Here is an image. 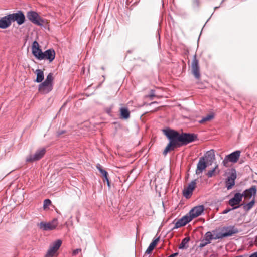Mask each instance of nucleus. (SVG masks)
I'll return each instance as SVG.
<instances>
[{
	"mask_svg": "<svg viewBox=\"0 0 257 257\" xmlns=\"http://www.w3.org/2000/svg\"><path fill=\"white\" fill-rule=\"evenodd\" d=\"M11 25L9 15L0 17V28L6 29Z\"/></svg>",
	"mask_w": 257,
	"mask_h": 257,
	"instance_id": "a211bd4d",
	"label": "nucleus"
},
{
	"mask_svg": "<svg viewBox=\"0 0 257 257\" xmlns=\"http://www.w3.org/2000/svg\"><path fill=\"white\" fill-rule=\"evenodd\" d=\"M256 192V187L255 185H253L250 188L244 190L241 194L242 195V197H244L245 200H249L252 197L255 198Z\"/></svg>",
	"mask_w": 257,
	"mask_h": 257,
	"instance_id": "f8f14e48",
	"label": "nucleus"
},
{
	"mask_svg": "<svg viewBox=\"0 0 257 257\" xmlns=\"http://www.w3.org/2000/svg\"><path fill=\"white\" fill-rule=\"evenodd\" d=\"M229 161V160L228 159V158L226 156L224 159V160L222 162V163L223 164V165L226 167H227L229 166V165H228V162Z\"/></svg>",
	"mask_w": 257,
	"mask_h": 257,
	"instance_id": "473e14b6",
	"label": "nucleus"
},
{
	"mask_svg": "<svg viewBox=\"0 0 257 257\" xmlns=\"http://www.w3.org/2000/svg\"><path fill=\"white\" fill-rule=\"evenodd\" d=\"M159 238H157L155 239V240H154L149 245V247H148V248L147 249V250L145 252V253L148 254H150L152 252V251H153V250L154 249V248L156 247V246L157 245V244L159 241Z\"/></svg>",
	"mask_w": 257,
	"mask_h": 257,
	"instance_id": "4be33fe9",
	"label": "nucleus"
},
{
	"mask_svg": "<svg viewBox=\"0 0 257 257\" xmlns=\"http://www.w3.org/2000/svg\"><path fill=\"white\" fill-rule=\"evenodd\" d=\"M204 210V207L203 205H199L194 207L189 212V215L193 219L199 215H200Z\"/></svg>",
	"mask_w": 257,
	"mask_h": 257,
	"instance_id": "4468645a",
	"label": "nucleus"
},
{
	"mask_svg": "<svg viewBox=\"0 0 257 257\" xmlns=\"http://www.w3.org/2000/svg\"><path fill=\"white\" fill-rule=\"evenodd\" d=\"M178 254V253H174L169 255L168 257H175V256H177Z\"/></svg>",
	"mask_w": 257,
	"mask_h": 257,
	"instance_id": "4c0bfd02",
	"label": "nucleus"
},
{
	"mask_svg": "<svg viewBox=\"0 0 257 257\" xmlns=\"http://www.w3.org/2000/svg\"><path fill=\"white\" fill-rule=\"evenodd\" d=\"M163 131L164 135L170 140L163 151L164 155H166L168 152L173 150L175 148L193 142L197 138L196 135L194 134L186 133L180 134L178 132L170 128L163 130Z\"/></svg>",
	"mask_w": 257,
	"mask_h": 257,
	"instance_id": "f257e3e1",
	"label": "nucleus"
},
{
	"mask_svg": "<svg viewBox=\"0 0 257 257\" xmlns=\"http://www.w3.org/2000/svg\"><path fill=\"white\" fill-rule=\"evenodd\" d=\"M236 178L235 173H232L228 177L226 181V186L228 190L232 188L235 184V180Z\"/></svg>",
	"mask_w": 257,
	"mask_h": 257,
	"instance_id": "f3484780",
	"label": "nucleus"
},
{
	"mask_svg": "<svg viewBox=\"0 0 257 257\" xmlns=\"http://www.w3.org/2000/svg\"><path fill=\"white\" fill-rule=\"evenodd\" d=\"M192 5L194 7H198L200 5V0H192Z\"/></svg>",
	"mask_w": 257,
	"mask_h": 257,
	"instance_id": "72a5a7b5",
	"label": "nucleus"
},
{
	"mask_svg": "<svg viewBox=\"0 0 257 257\" xmlns=\"http://www.w3.org/2000/svg\"><path fill=\"white\" fill-rule=\"evenodd\" d=\"M190 240V238L189 237H185V238H184L181 243L180 244L179 246V249H184V248H186L188 247V245H187V244L188 243V242Z\"/></svg>",
	"mask_w": 257,
	"mask_h": 257,
	"instance_id": "cd10ccee",
	"label": "nucleus"
},
{
	"mask_svg": "<svg viewBox=\"0 0 257 257\" xmlns=\"http://www.w3.org/2000/svg\"><path fill=\"white\" fill-rule=\"evenodd\" d=\"M215 160V155L213 152L208 151L206 153L204 157L200 158L197 165L196 174L199 175L207 167V163L212 162Z\"/></svg>",
	"mask_w": 257,
	"mask_h": 257,
	"instance_id": "f03ea898",
	"label": "nucleus"
},
{
	"mask_svg": "<svg viewBox=\"0 0 257 257\" xmlns=\"http://www.w3.org/2000/svg\"><path fill=\"white\" fill-rule=\"evenodd\" d=\"M205 241H207L208 243H210L212 240H213V234L211 232L209 231L205 233L204 238Z\"/></svg>",
	"mask_w": 257,
	"mask_h": 257,
	"instance_id": "c85d7f7f",
	"label": "nucleus"
},
{
	"mask_svg": "<svg viewBox=\"0 0 257 257\" xmlns=\"http://www.w3.org/2000/svg\"><path fill=\"white\" fill-rule=\"evenodd\" d=\"M96 168L99 171L100 173L101 174L102 177L104 178L103 180L104 182L105 181H107V185L110 187V182L108 180V174L106 171H105L104 169H103L102 167V166L100 164H97L96 166Z\"/></svg>",
	"mask_w": 257,
	"mask_h": 257,
	"instance_id": "6ab92c4d",
	"label": "nucleus"
},
{
	"mask_svg": "<svg viewBox=\"0 0 257 257\" xmlns=\"http://www.w3.org/2000/svg\"><path fill=\"white\" fill-rule=\"evenodd\" d=\"M120 118L122 119H127L130 117V112L128 109L125 107H122L120 109Z\"/></svg>",
	"mask_w": 257,
	"mask_h": 257,
	"instance_id": "5701e85b",
	"label": "nucleus"
},
{
	"mask_svg": "<svg viewBox=\"0 0 257 257\" xmlns=\"http://www.w3.org/2000/svg\"><path fill=\"white\" fill-rule=\"evenodd\" d=\"M32 51L33 55L37 59H38L39 58V55H42L41 54L43 53V52L40 48L39 43L36 41H34L32 44Z\"/></svg>",
	"mask_w": 257,
	"mask_h": 257,
	"instance_id": "dca6fc26",
	"label": "nucleus"
},
{
	"mask_svg": "<svg viewBox=\"0 0 257 257\" xmlns=\"http://www.w3.org/2000/svg\"><path fill=\"white\" fill-rule=\"evenodd\" d=\"M240 155V151H236L226 156L230 162L236 163L238 160Z\"/></svg>",
	"mask_w": 257,
	"mask_h": 257,
	"instance_id": "aec40b11",
	"label": "nucleus"
},
{
	"mask_svg": "<svg viewBox=\"0 0 257 257\" xmlns=\"http://www.w3.org/2000/svg\"><path fill=\"white\" fill-rule=\"evenodd\" d=\"M196 180H194L188 185L185 187L183 191V195L186 198H188L192 194L193 191L196 188Z\"/></svg>",
	"mask_w": 257,
	"mask_h": 257,
	"instance_id": "ddd939ff",
	"label": "nucleus"
},
{
	"mask_svg": "<svg viewBox=\"0 0 257 257\" xmlns=\"http://www.w3.org/2000/svg\"><path fill=\"white\" fill-rule=\"evenodd\" d=\"M46 149L44 148L38 150L34 155H31L27 157V162H32L41 159L45 155Z\"/></svg>",
	"mask_w": 257,
	"mask_h": 257,
	"instance_id": "6e6552de",
	"label": "nucleus"
},
{
	"mask_svg": "<svg viewBox=\"0 0 257 257\" xmlns=\"http://www.w3.org/2000/svg\"><path fill=\"white\" fill-rule=\"evenodd\" d=\"M8 15L11 23H12V22L16 21L19 25H21L25 22V17L21 11H19L17 13H13Z\"/></svg>",
	"mask_w": 257,
	"mask_h": 257,
	"instance_id": "0eeeda50",
	"label": "nucleus"
},
{
	"mask_svg": "<svg viewBox=\"0 0 257 257\" xmlns=\"http://www.w3.org/2000/svg\"><path fill=\"white\" fill-rule=\"evenodd\" d=\"M53 74L50 73L47 75L45 81L40 84L38 89L39 92L46 94L51 91L53 89Z\"/></svg>",
	"mask_w": 257,
	"mask_h": 257,
	"instance_id": "7ed1b4c3",
	"label": "nucleus"
},
{
	"mask_svg": "<svg viewBox=\"0 0 257 257\" xmlns=\"http://www.w3.org/2000/svg\"><path fill=\"white\" fill-rule=\"evenodd\" d=\"M192 220V219L190 215L189 216H184L176 222L175 227V228H178L184 226Z\"/></svg>",
	"mask_w": 257,
	"mask_h": 257,
	"instance_id": "2eb2a0df",
	"label": "nucleus"
},
{
	"mask_svg": "<svg viewBox=\"0 0 257 257\" xmlns=\"http://www.w3.org/2000/svg\"><path fill=\"white\" fill-rule=\"evenodd\" d=\"M51 204V201L50 199H47L44 201L43 208L44 209L47 208Z\"/></svg>",
	"mask_w": 257,
	"mask_h": 257,
	"instance_id": "7c9ffc66",
	"label": "nucleus"
},
{
	"mask_svg": "<svg viewBox=\"0 0 257 257\" xmlns=\"http://www.w3.org/2000/svg\"><path fill=\"white\" fill-rule=\"evenodd\" d=\"M81 251V249H76L73 251V255H75Z\"/></svg>",
	"mask_w": 257,
	"mask_h": 257,
	"instance_id": "c9c22d12",
	"label": "nucleus"
},
{
	"mask_svg": "<svg viewBox=\"0 0 257 257\" xmlns=\"http://www.w3.org/2000/svg\"><path fill=\"white\" fill-rule=\"evenodd\" d=\"M222 233L224 237L231 236L233 234H235L237 232V229L233 228H226L222 230Z\"/></svg>",
	"mask_w": 257,
	"mask_h": 257,
	"instance_id": "412c9836",
	"label": "nucleus"
},
{
	"mask_svg": "<svg viewBox=\"0 0 257 257\" xmlns=\"http://www.w3.org/2000/svg\"><path fill=\"white\" fill-rule=\"evenodd\" d=\"M219 170L218 169V165H216L215 167L211 170H209L206 174L208 177L210 178L215 176L219 173Z\"/></svg>",
	"mask_w": 257,
	"mask_h": 257,
	"instance_id": "b1692460",
	"label": "nucleus"
},
{
	"mask_svg": "<svg viewBox=\"0 0 257 257\" xmlns=\"http://www.w3.org/2000/svg\"><path fill=\"white\" fill-rule=\"evenodd\" d=\"M224 237V236L223 235V233H222V232H219V233H217L216 234L214 233V234L213 235V239L214 240H216L217 239L223 238Z\"/></svg>",
	"mask_w": 257,
	"mask_h": 257,
	"instance_id": "c756f323",
	"label": "nucleus"
},
{
	"mask_svg": "<svg viewBox=\"0 0 257 257\" xmlns=\"http://www.w3.org/2000/svg\"><path fill=\"white\" fill-rule=\"evenodd\" d=\"M254 204H255V198H252V199L251 200V201L250 202H249L247 204L242 203L241 204V205H243V208L245 211H248L253 207V206L254 205Z\"/></svg>",
	"mask_w": 257,
	"mask_h": 257,
	"instance_id": "393cba45",
	"label": "nucleus"
},
{
	"mask_svg": "<svg viewBox=\"0 0 257 257\" xmlns=\"http://www.w3.org/2000/svg\"><path fill=\"white\" fill-rule=\"evenodd\" d=\"M27 17L31 22L38 26H44L48 23L47 20L41 18L37 13L34 11L28 12Z\"/></svg>",
	"mask_w": 257,
	"mask_h": 257,
	"instance_id": "20e7f679",
	"label": "nucleus"
},
{
	"mask_svg": "<svg viewBox=\"0 0 257 257\" xmlns=\"http://www.w3.org/2000/svg\"><path fill=\"white\" fill-rule=\"evenodd\" d=\"M242 199V195L240 193H236L234 197L230 199L228 202V204L231 206L233 207L232 209H236L238 208L240 205V203Z\"/></svg>",
	"mask_w": 257,
	"mask_h": 257,
	"instance_id": "1a4fd4ad",
	"label": "nucleus"
},
{
	"mask_svg": "<svg viewBox=\"0 0 257 257\" xmlns=\"http://www.w3.org/2000/svg\"><path fill=\"white\" fill-rule=\"evenodd\" d=\"M214 117V113H211L208 114L206 116L204 117L201 120L199 121V123L203 124L206 122L210 121Z\"/></svg>",
	"mask_w": 257,
	"mask_h": 257,
	"instance_id": "bb28decb",
	"label": "nucleus"
},
{
	"mask_svg": "<svg viewBox=\"0 0 257 257\" xmlns=\"http://www.w3.org/2000/svg\"><path fill=\"white\" fill-rule=\"evenodd\" d=\"M231 209H225L223 211V213H228L229 211H230Z\"/></svg>",
	"mask_w": 257,
	"mask_h": 257,
	"instance_id": "ea45409f",
	"label": "nucleus"
},
{
	"mask_svg": "<svg viewBox=\"0 0 257 257\" xmlns=\"http://www.w3.org/2000/svg\"><path fill=\"white\" fill-rule=\"evenodd\" d=\"M155 96V95L154 91L153 90H151L150 91V94H149L147 96V97L150 98L151 99H152L153 97H154Z\"/></svg>",
	"mask_w": 257,
	"mask_h": 257,
	"instance_id": "f704fd0d",
	"label": "nucleus"
},
{
	"mask_svg": "<svg viewBox=\"0 0 257 257\" xmlns=\"http://www.w3.org/2000/svg\"><path fill=\"white\" fill-rule=\"evenodd\" d=\"M249 257H257V253L256 252H254L253 253H252V254H251Z\"/></svg>",
	"mask_w": 257,
	"mask_h": 257,
	"instance_id": "58836bf2",
	"label": "nucleus"
},
{
	"mask_svg": "<svg viewBox=\"0 0 257 257\" xmlns=\"http://www.w3.org/2000/svg\"><path fill=\"white\" fill-rule=\"evenodd\" d=\"M41 55L39 56L38 60H41L43 59L48 60L49 62H52L55 57V52L52 49H48L43 52Z\"/></svg>",
	"mask_w": 257,
	"mask_h": 257,
	"instance_id": "9d476101",
	"label": "nucleus"
},
{
	"mask_svg": "<svg viewBox=\"0 0 257 257\" xmlns=\"http://www.w3.org/2000/svg\"><path fill=\"white\" fill-rule=\"evenodd\" d=\"M57 219H54L48 222H41L38 224L39 228L44 231H49L55 229L58 225Z\"/></svg>",
	"mask_w": 257,
	"mask_h": 257,
	"instance_id": "423d86ee",
	"label": "nucleus"
},
{
	"mask_svg": "<svg viewBox=\"0 0 257 257\" xmlns=\"http://www.w3.org/2000/svg\"><path fill=\"white\" fill-rule=\"evenodd\" d=\"M64 133H65V131H62L61 132H58L57 133V136H59L62 135L63 134H64Z\"/></svg>",
	"mask_w": 257,
	"mask_h": 257,
	"instance_id": "e433bc0d",
	"label": "nucleus"
},
{
	"mask_svg": "<svg viewBox=\"0 0 257 257\" xmlns=\"http://www.w3.org/2000/svg\"><path fill=\"white\" fill-rule=\"evenodd\" d=\"M191 71L192 73L195 77L197 79H199L200 76L199 61L196 58V55H194L193 59L191 63Z\"/></svg>",
	"mask_w": 257,
	"mask_h": 257,
	"instance_id": "9b49d317",
	"label": "nucleus"
},
{
	"mask_svg": "<svg viewBox=\"0 0 257 257\" xmlns=\"http://www.w3.org/2000/svg\"><path fill=\"white\" fill-rule=\"evenodd\" d=\"M36 73L37 75L36 81L38 83L41 82L44 79L43 71L41 69H37L36 71Z\"/></svg>",
	"mask_w": 257,
	"mask_h": 257,
	"instance_id": "a878e982",
	"label": "nucleus"
},
{
	"mask_svg": "<svg viewBox=\"0 0 257 257\" xmlns=\"http://www.w3.org/2000/svg\"><path fill=\"white\" fill-rule=\"evenodd\" d=\"M62 244V241L58 239L53 242L49 246V248L45 255V257H54L58 255V250Z\"/></svg>",
	"mask_w": 257,
	"mask_h": 257,
	"instance_id": "39448f33",
	"label": "nucleus"
},
{
	"mask_svg": "<svg viewBox=\"0 0 257 257\" xmlns=\"http://www.w3.org/2000/svg\"><path fill=\"white\" fill-rule=\"evenodd\" d=\"M208 244L209 243H208L207 241H205V239L203 238L200 242L199 247L202 248Z\"/></svg>",
	"mask_w": 257,
	"mask_h": 257,
	"instance_id": "2f4dec72",
	"label": "nucleus"
}]
</instances>
